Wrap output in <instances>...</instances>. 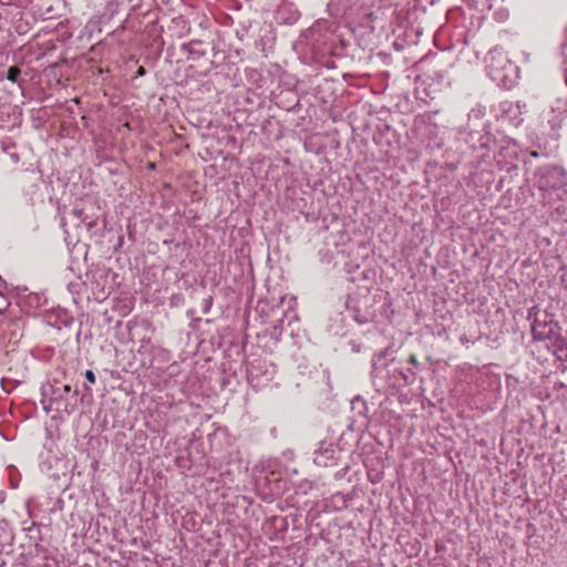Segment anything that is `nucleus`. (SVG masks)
<instances>
[{"instance_id":"nucleus-14","label":"nucleus","mask_w":567,"mask_h":567,"mask_svg":"<svg viewBox=\"0 0 567 567\" xmlns=\"http://www.w3.org/2000/svg\"><path fill=\"white\" fill-rule=\"evenodd\" d=\"M83 214L84 213L81 209H73V215L78 217L82 223H85L86 217H84Z\"/></svg>"},{"instance_id":"nucleus-16","label":"nucleus","mask_w":567,"mask_h":567,"mask_svg":"<svg viewBox=\"0 0 567 567\" xmlns=\"http://www.w3.org/2000/svg\"><path fill=\"white\" fill-rule=\"evenodd\" d=\"M83 224L85 225V227H86V229H87V230H91V229H93V228L95 227L96 221H95V220H89V221H87V220L85 219V223H83Z\"/></svg>"},{"instance_id":"nucleus-17","label":"nucleus","mask_w":567,"mask_h":567,"mask_svg":"<svg viewBox=\"0 0 567 567\" xmlns=\"http://www.w3.org/2000/svg\"><path fill=\"white\" fill-rule=\"evenodd\" d=\"M511 120L513 121L514 125H516V126L519 125L523 122V118L520 116L516 115V114Z\"/></svg>"},{"instance_id":"nucleus-19","label":"nucleus","mask_w":567,"mask_h":567,"mask_svg":"<svg viewBox=\"0 0 567 567\" xmlns=\"http://www.w3.org/2000/svg\"><path fill=\"white\" fill-rule=\"evenodd\" d=\"M409 361H410L413 365H417V363H419V362H417V359H416V357H415L414 354H411V355H410Z\"/></svg>"},{"instance_id":"nucleus-8","label":"nucleus","mask_w":567,"mask_h":567,"mask_svg":"<svg viewBox=\"0 0 567 567\" xmlns=\"http://www.w3.org/2000/svg\"><path fill=\"white\" fill-rule=\"evenodd\" d=\"M351 408L352 410H357L358 411V414L361 415V416H365V413L368 411V408H367V404H365V401L361 398H355L351 401Z\"/></svg>"},{"instance_id":"nucleus-6","label":"nucleus","mask_w":567,"mask_h":567,"mask_svg":"<svg viewBox=\"0 0 567 567\" xmlns=\"http://www.w3.org/2000/svg\"><path fill=\"white\" fill-rule=\"evenodd\" d=\"M533 339L536 341H543L547 339H551L556 334V329L558 324L553 320H544L540 319L535 323H530Z\"/></svg>"},{"instance_id":"nucleus-9","label":"nucleus","mask_w":567,"mask_h":567,"mask_svg":"<svg viewBox=\"0 0 567 567\" xmlns=\"http://www.w3.org/2000/svg\"><path fill=\"white\" fill-rule=\"evenodd\" d=\"M509 156L511 158H517L518 157V146L514 141L508 142L507 146L502 147L499 154H505Z\"/></svg>"},{"instance_id":"nucleus-21","label":"nucleus","mask_w":567,"mask_h":567,"mask_svg":"<svg viewBox=\"0 0 567 567\" xmlns=\"http://www.w3.org/2000/svg\"><path fill=\"white\" fill-rule=\"evenodd\" d=\"M512 107H515L518 111V113L520 114V104L519 103H517L515 106H513V105L509 106V109H512Z\"/></svg>"},{"instance_id":"nucleus-20","label":"nucleus","mask_w":567,"mask_h":567,"mask_svg":"<svg viewBox=\"0 0 567 567\" xmlns=\"http://www.w3.org/2000/svg\"><path fill=\"white\" fill-rule=\"evenodd\" d=\"M145 74V70L144 68H140L138 71H137V75H144Z\"/></svg>"},{"instance_id":"nucleus-13","label":"nucleus","mask_w":567,"mask_h":567,"mask_svg":"<svg viewBox=\"0 0 567 567\" xmlns=\"http://www.w3.org/2000/svg\"><path fill=\"white\" fill-rule=\"evenodd\" d=\"M212 302H213V298L212 297H209V298L204 300V306H203V312L204 313H208L209 312L210 307H212Z\"/></svg>"},{"instance_id":"nucleus-3","label":"nucleus","mask_w":567,"mask_h":567,"mask_svg":"<svg viewBox=\"0 0 567 567\" xmlns=\"http://www.w3.org/2000/svg\"><path fill=\"white\" fill-rule=\"evenodd\" d=\"M537 188L543 194L566 188L567 172L559 166H544L537 172Z\"/></svg>"},{"instance_id":"nucleus-1","label":"nucleus","mask_w":567,"mask_h":567,"mask_svg":"<svg viewBox=\"0 0 567 567\" xmlns=\"http://www.w3.org/2000/svg\"><path fill=\"white\" fill-rule=\"evenodd\" d=\"M394 352L392 347H386L375 352L372 357L371 380L378 392L398 389L409 384L411 381L410 375L413 372L411 370L404 372L400 367L395 365Z\"/></svg>"},{"instance_id":"nucleus-18","label":"nucleus","mask_w":567,"mask_h":567,"mask_svg":"<svg viewBox=\"0 0 567 567\" xmlns=\"http://www.w3.org/2000/svg\"><path fill=\"white\" fill-rule=\"evenodd\" d=\"M473 114L475 116H481L482 115V110L481 109H478L477 111L476 110H472L471 113L468 114V116L471 117Z\"/></svg>"},{"instance_id":"nucleus-2","label":"nucleus","mask_w":567,"mask_h":567,"mask_svg":"<svg viewBox=\"0 0 567 567\" xmlns=\"http://www.w3.org/2000/svg\"><path fill=\"white\" fill-rule=\"evenodd\" d=\"M42 394V404L47 412L54 411L68 415L74 412L78 390H72L71 385L54 382L44 389Z\"/></svg>"},{"instance_id":"nucleus-15","label":"nucleus","mask_w":567,"mask_h":567,"mask_svg":"<svg viewBox=\"0 0 567 567\" xmlns=\"http://www.w3.org/2000/svg\"><path fill=\"white\" fill-rule=\"evenodd\" d=\"M40 466H41V470H42L43 472H45V471L51 470L52 464H51L50 462H45V461H43V462H41Z\"/></svg>"},{"instance_id":"nucleus-7","label":"nucleus","mask_w":567,"mask_h":567,"mask_svg":"<svg viewBox=\"0 0 567 567\" xmlns=\"http://www.w3.org/2000/svg\"><path fill=\"white\" fill-rule=\"evenodd\" d=\"M336 450L332 444H321V446L315 451L313 462L319 466H328L334 461Z\"/></svg>"},{"instance_id":"nucleus-11","label":"nucleus","mask_w":567,"mask_h":567,"mask_svg":"<svg viewBox=\"0 0 567 567\" xmlns=\"http://www.w3.org/2000/svg\"><path fill=\"white\" fill-rule=\"evenodd\" d=\"M538 313H539L538 306L530 307L527 311V320L530 321L532 323H535L536 321L539 320Z\"/></svg>"},{"instance_id":"nucleus-10","label":"nucleus","mask_w":567,"mask_h":567,"mask_svg":"<svg viewBox=\"0 0 567 567\" xmlns=\"http://www.w3.org/2000/svg\"><path fill=\"white\" fill-rule=\"evenodd\" d=\"M20 74H21L20 69L18 66L13 65L8 69L7 79L10 82L16 83L18 81V78L20 76Z\"/></svg>"},{"instance_id":"nucleus-12","label":"nucleus","mask_w":567,"mask_h":567,"mask_svg":"<svg viewBox=\"0 0 567 567\" xmlns=\"http://www.w3.org/2000/svg\"><path fill=\"white\" fill-rule=\"evenodd\" d=\"M84 377L86 381L91 384H94L96 381L95 373L92 370H86Z\"/></svg>"},{"instance_id":"nucleus-4","label":"nucleus","mask_w":567,"mask_h":567,"mask_svg":"<svg viewBox=\"0 0 567 567\" xmlns=\"http://www.w3.org/2000/svg\"><path fill=\"white\" fill-rule=\"evenodd\" d=\"M488 74L493 81H502L506 75L503 72L507 66H512L508 58L501 49H493L488 52L487 59Z\"/></svg>"},{"instance_id":"nucleus-5","label":"nucleus","mask_w":567,"mask_h":567,"mask_svg":"<svg viewBox=\"0 0 567 567\" xmlns=\"http://www.w3.org/2000/svg\"><path fill=\"white\" fill-rule=\"evenodd\" d=\"M542 202L544 206L555 212L558 216H567V185L566 188L543 194Z\"/></svg>"}]
</instances>
